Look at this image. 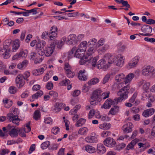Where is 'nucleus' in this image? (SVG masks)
Here are the masks:
<instances>
[{
  "mask_svg": "<svg viewBox=\"0 0 155 155\" xmlns=\"http://www.w3.org/2000/svg\"><path fill=\"white\" fill-rule=\"evenodd\" d=\"M74 53V57L81 59V60L80 61L81 64H84L83 63L82 60H83V59L85 60V56H84V52H82V50H79L78 49L76 50V48L74 47L69 52V55H71Z\"/></svg>",
  "mask_w": 155,
  "mask_h": 155,
  "instance_id": "obj_1",
  "label": "nucleus"
},
{
  "mask_svg": "<svg viewBox=\"0 0 155 155\" xmlns=\"http://www.w3.org/2000/svg\"><path fill=\"white\" fill-rule=\"evenodd\" d=\"M143 75L149 77L155 76V70L154 68L151 66H148L144 68L142 70Z\"/></svg>",
  "mask_w": 155,
  "mask_h": 155,
  "instance_id": "obj_2",
  "label": "nucleus"
},
{
  "mask_svg": "<svg viewBox=\"0 0 155 155\" xmlns=\"http://www.w3.org/2000/svg\"><path fill=\"white\" fill-rule=\"evenodd\" d=\"M30 59L34 60V63L37 64L41 63L43 60L44 57L41 54V53H37L34 52L30 53Z\"/></svg>",
  "mask_w": 155,
  "mask_h": 155,
  "instance_id": "obj_3",
  "label": "nucleus"
},
{
  "mask_svg": "<svg viewBox=\"0 0 155 155\" xmlns=\"http://www.w3.org/2000/svg\"><path fill=\"white\" fill-rule=\"evenodd\" d=\"M130 88V86L127 85L126 86H124L122 88L119 90L117 92V94L123 99H126L128 97V90Z\"/></svg>",
  "mask_w": 155,
  "mask_h": 155,
  "instance_id": "obj_4",
  "label": "nucleus"
},
{
  "mask_svg": "<svg viewBox=\"0 0 155 155\" xmlns=\"http://www.w3.org/2000/svg\"><path fill=\"white\" fill-rule=\"evenodd\" d=\"M95 51V49L93 47H90L87 50V56L84 57L85 60L84 59L82 60L83 63L85 64L86 62L89 61L91 59V58H92V57L91 56V54L93 53Z\"/></svg>",
  "mask_w": 155,
  "mask_h": 155,
  "instance_id": "obj_5",
  "label": "nucleus"
},
{
  "mask_svg": "<svg viewBox=\"0 0 155 155\" xmlns=\"http://www.w3.org/2000/svg\"><path fill=\"white\" fill-rule=\"evenodd\" d=\"M54 49V45H53L52 44H51L50 46H48L45 48V49L44 50V52L43 51L41 52V54L42 56L43 54H45V56L49 57L52 54Z\"/></svg>",
  "mask_w": 155,
  "mask_h": 155,
  "instance_id": "obj_6",
  "label": "nucleus"
},
{
  "mask_svg": "<svg viewBox=\"0 0 155 155\" xmlns=\"http://www.w3.org/2000/svg\"><path fill=\"white\" fill-rule=\"evenodd\" d=\"M7 118L9 121L12 122L17 125H19L20 119L18 118V116H15L12 114L8 113L7 114Z\"/></svg>",
  "mask_w": 155,
  "mask_h": 155,
  "instance_id": "obj_7",
  "label": "nucleus"
},
{
  "mask_svg": "<svg viewBox=\"0 0 155 155\" xmlns=\"http://www.w3.org/2000/svg\"><path fill=\"white\" fill-rule=\"evenodd\" d=\"M133 127V124L129 122L124 125L122 127V129L124 133L127 134L132 131V128Z\"/></svg>",
  "mask_w": 155,
  "mask_h": 155,
  "instance_id": "obj_8",
  "label": "nucleus"
},
{
  "mask_svg": "<svg viewBox=\"0 0 155 155\" xmlns=\"http://www.w3.org/2000/svg\"><path fill=\"white\" fill-rule=\"evenodd\" d=\"M103 143L105 146L109 147H114L116 143L115 140L110 137L106 138L104 140Z\"/></svg>",
  "mask_w": 155,
  "mask_h": 155,
  "instance_id": "obj_9",
  "label": "nucleus"
},
{
  "mask_svg": "<svg viewBox=\"0 0 155 155\" xmlns=\"http://www.w3.org/2000/svg\"><path fill=\"white\" fill-rule=\"evenodd\" d=\"M52 29L50 30V32H48L49 38L51 40H52L55 38L57 35L58 28L56 26H53L51 27Z\"/></svg>",
  "mask_w": 155,
  "mask_h": 155,
  "instance_id": "obj_10",
  "label": "nucleus"
},
{
  "mask_svg": "<svg viewBox=\"0 0 155 155\" xmlns=\"http://www.w3.org/2000/svg\"><path fill=\"white\" fill-rule=\"evenodd\" d=\"M23 76L21 74L18 75L16 78L15 82L19 88L22 87L25 84V82L23 80Z\"/></svg>",
  "mask_w": 155,
  "mask_h": 155,
  "instance_id": "obj_11",
  "label": "nucleus"
},
{
  "mask_svg": "<svg viewBox=\"0 0 155 155\" xmlns=\"http://www.w3.org/2000/svg\"><path fill=\"white\" fill-rule=\"evenodd\" d=\"M139 59L140 57L138 56L135 57L129 62L128 67L130 68H131L136 67L139 61Z\"/></svg>",
  "mask_w": 155,
  "mask_h": 155,
  "instance_id": "obj_12",
  "label": "nucleus"
},
{
  "mask_svg": "<svg viewBox=\"0 0 155 155\" xmlns=\"http://www.w3.org/2000/svg\"><path fill=\"white\" fill-rule=\"evenodd\" d=\"M7 129L9 131V135L12 137H17L18 135V131L13 127H12L10 125H8L7 127Z\"/></svg>",
  "mask_w": 155,
  "mask_h": 155,
  "instance_id": "obj_13",
  "label": "nucleus"
},
{
  "mask_svg": "<svg viewBox=\"0 0 155 155\" xmlns=\"http://www.w3.org/2000/svg\"><path fill=\"white\" fill-rule=\"evenodd\" d=\"M86 72V71L84 69L79 71L78 74V78L79 80L83 81L87 80V76L84 74Z\"/></svg>",
  "mask_w": 155,
  "mask_h": 155,
  "instance_id": "obj_14",
  "label": "nucleus"
},
{
  "mask_svg": "<svg viewBox=\"0 0 155 155\" xmlns=\"http://www.w3.org/2000/svg\"><path fill=\"white\" fill-rule=\"evenodd\" d=\"M114 101L110 99H108L106 100L104 104L101 106L102 108H104L105 109L109 108L112 105H114Z\"/></svg>",
  "mask_w": 155,
  "mask_h": 155,
  "instance_id": "obj_15",
  "label": "nucleus"
},
{
  "mask_svg": "<svg viewBox=\"0 0 155 155\" xmlns=\"http://www.w3.org/2000/svg\"><path fill=\"white\" fill-rule=\"evenodd\" d=\"M117 65L119 66H123L125 60L124 57L121 54H118L117 56Z\"/></svg>",
  "mask_w": 155,
  "mask_h": 155,
  "instance_id": "obj_16",
  "label": "nucleus"
},
{
  "mask_svg": "<svg viewBox=\"0 0 155 155\" xmlns=\"http://www.w3.org/2000/svg\"><path fill=\"white\" fill-rule=\"evenodd\" d=\"M141 29L143 33L147 34L148 36L150 35V34L151 32L152 31V28L150 26L147 25H143Z\"/></svg>",
  "mask_w": 155,
  "mask_h": 155,
  "instance_id": "obj_17",
  "label": "nucleus"
},
{
  "mask_svg": "<svg viewBox=\"0 0 155 155\" xmlns=\"http://www.w3.org/2000/svg\"><path fill=\"white\" fill-rule=\"evenodd\" d=\"M27 55V54L25 51L22 50L19 53L17 54L14 55L12 58L13 60H18L21 57L25 58Z\"/></svg>",
  "mask_w": 155,
  "mask_h": 155,
  "instance_id": "obj_18",
  "label": "nucleus"
},
{
  "mask_svg": "<svg viewBox=\"0 0 155 155\" xmlns=\"http://www.w3.org/2000/svg\"><path fill=\"white\" fill-rule=\"evenodd\" d=\"M102 91L100 89H97L94 91L91 97V99L92 100H97L99 97Z\"/></svg>",
  "mask_w": 155,
  "mask_h": 155,
  "instance_id": "obj_19",
  "label": "nucleus"
},
{
  "mask_svg": "<svg viewBox=\"0 0 155 155\" xmlns=\"http://www.w3.org/2000/svg\"><path fill=\"white\" fill-rule=\"evenodd\" d=\"M85 141L89 143H94L97 141V137L94 136H89L85 138Z\"/></svg>",
  "mask_w": 155,
  "mask_h": 155,
  "instance_id": "obj_20",
  "label": "nucleus"
},
{
  "mask_svg": "<svg viewBox=\"0 0 155 155\" xmlns=\"http://www.w3.org/2000/svg\"><path fill=\"white\" fill-rule=\"evenodd\" d=\"M155 109L153 108H151L145 110L143 112L142 115L145 117H147L149 115H153Z\"/></svg>",
  "mask_w": 155,
  "mask_h": 155,
  "instance_id": "obj_21",
  "label": "nucleus"
},
{
  "mask_svg": "<svg viewBox=\"0 0 155 155\" xmlns=\"http://www.w3.org/2000/svg\"><path fill=\"white\" fill-rule=\"evenodd\" d=\"M51 44L53 45H54V48L55 45H57V47L58 48L61 49V47L64 44V42L62 41V40L59 41L55 40H54V42Z\"/></svg>",
  "mask_w": 155,
  "mask_h": 155,
  "instance_id": "obj_22",
  "label": "nucleus"
},
{
  "mask_svg": "<svg viewBox=\"0 0 155 155\" xmlns=\"http://www.w3.org/2000/svg\"><path fill=\"white\" fill-rule=\"evenodd\" d=\"M97 152L99 154L104 153L106 150L105 147L102 144L99 143L97 145Z\"/></svg>",
  "mask_w": 155,
  "mask_h": 155,
  "instance_id": "obj_23",
  "label": "nucleus"
},
{
  "mask_svg": "<svg viewBox=\"0 0 155 155\" xmlns=\"http://www.w3.org/2000/svg\"><path fill=\"white\" fill-rule=\"evenodd\" d=\"M104 58L105 61H107L108 63L109 64H111L114 61L113 57L110 54L107 53L106 54Z\"/></svg>",
  "mask_w": 155,
  "mask_h": 155,
  "instance_id": "obj_24",
  "label": "nucleus"
},
{
  "mask_svg": "<svg viewBox=\"0 0 155 155\" xmlns=\"http://www.w3.org/2000/svg\"><path fill=\"white\" fill-rule=\"evenodd\" d=\"M45 69V68H42L38 69H35L32 71V74L35 76L40 75L42 74Z\"/></svg>",
  "mask_w": 155,
  "mask_h": 155,
  "instance_id": "obj_25",
  "label": "nucleus"
},
{
  "mask_svg": "<svg viewBox=\"0 0 155 155\" xmlns=\"http://www.w3.org/2000/svg\"><path fill=\"white\" fill-rule=\"evenodd\" d=\"M84 149L90 153H93L96 152L95 148L91 146L87 145L84 147Z\"/></svg>",
  "mask_w": 155,
  "mask_h": 155,
  "instance_id": "obj_26",
  "label": "nucleus"
},
{
  "mask_svg": "<svg viewBox=\"0 0 155 155\" xmlns=\"http://www.w3.org/2000/svg\"><path fill=\"white\" fill-rule=\"evenodd\" d=\"M62 105V103H56L52 107V110L55 112H59L61 110Z\"/></svg>",
  "mask_w": 155,
  "mask_h": 155,
  "instance_id": "obj_27",
  "label": "nucleus"
},
{
  "mask_svg": "<svg viewBox=\"0 0 155 155\" xmlns=\"http://www.w3.org/2000/svg\"><path fill=\"white\" fill-rule=\"evenodd\" d=\"M134 75L133 73H130L125 77V80L124 83L125 84L131 81L133 78H134Z\"/></svg>",
  "mask_w": 155,
  "mask_h": 155,
  "instance_id": "obj_28",
  "label": "nucleus"
},
{
  "mask_svg": "<svg viewBox=\"0 0 155 155\" xmlns=\"http://www.w3.org/2000/svg\"><path fill=\"white\" fill-rule=\"evenodd\" d=\"M43 94V92L41 90L37 91L36 93L32 95L31 97L30 98V101H33L35 99H37L39 97H41Z\"/></svg>",
  "mask_w": 155,
  "mask_h": 155,
  "instance_id": "obj_29",
  "label": "nucleus"
},
{
  "mask_svg": "<svg viewBox=\"0 0 155 155\" xmlns=\"http://www.w3.org/2000/svg\"><path fill=\"white\" fill-rule=\"evenodd\" d=\"M87 42L84 41L81 42L78 46L79 50L82 51V52H84L86 50Z\"/></svg>",
  "mask_w": 155,
  "mask_h": 155,
  "instance_id": "obj_30",
  "label": "nucleus"
},
{
  "mask_svg": "<svg viewBox=\"0 0 155 155\" xmlns=\"http://www.w3.org/2000/svg\"><path fill=\"white\" fill-rule=\"evenodd\" d=\"M20 46V41L18 39L15 40L13 42L12 51L15 52L18 48Z\"/></svg>",
  "mask_w": 155,
  "mask_h": 155,
  "instance_id": "obj_31",
  "label": "nucleus"
},
{
  "mask_svg": "<svg viewBox=\"0 0 155 155\" xmlns=\"http://www.w3.org/2000/svg\"><path fill=\"white\" fill-rule=\"evenodd\" d=\"M137 142V140L136 139L132 140L131 142L127 145L126 149L127 150H129L130 149H134V145Z\"/></svg>",
  "mask_w": 155,
  "mask_h": 155,
  "instance_id": "obj_32",
  "label": "nucleus"
},
{
  "mask_svg": "<svg viewBox=\"0 0 155 155\" xmlns=\"http://www.w3.org/2000/svg\"><path fill=\"white\" fill-rule=\"evenodd\" d=\"M86 121L85 119L81 118L77 121L75 125L77 127H81L85 124Z\"/></svg>",
  "mask_w": 155,
  "mask_h": 155,
  "instance_id": "obj_33",
  "label": "nucleus"
},
{
  "mask_svg": "<svg viewBox=\"0 0 155 155\" xmlns=\"http://www.w3.org/2000/svg\"><path fill=\"white\" fill-rule=\"evenodd\" d=\"M110 94L109 92H105L103 93L100 95L98 99V101H101L102 99H105L106 98H108L109 97V95Z\"/></svg>",
  "mask_w": 155,
  "mask_h": 155,
  "instance_id": "obj_34",
  "label": "nucleus"
},
{
  "mask_svg": "<svg viewBox=\"0 0 155 155\" xmlns=\"http://www.w3.org/2000/svg\"><path fill=\"white\" fill-rule=\"evenodd\" d=\"M28 61L27 60H24L21 63H19L17 65V67L20 69L25 68L28 64Z\"/></svg>",
  "mask_w": 155,
  "mask_h": 155,
  "instance_id": "obj_35",
  "label": "nucleus"
},
{
  "mask_svg": "<svg viewBox=\"0 0 155 155\" xmlns=\"http://www.w3.org/2000/svg\"><path fill=\"white\" fill-rule=\"evenodd\" d=\"M115 80L118 82L125 80V75L123 73L118 74L115 76Z\"/></svg>",
  "mask_w": 155,
  "mask_h": 155,
  "instance_id": "obj_36",
  "label": "nucleus"
},
{
  "mask_svg": "<svg viewBox=\"0 0 155 155\" xmlns=\"http://www.w3.org/2000/svg\"><path fill=\"white\" fill-rule=\"evenodd\" d=\"M111 126L110 124L105 123L100 124L99 128L103 130H107L110 128Z\"/></svg>",
  "mask_w": 155,
  "mask_h": 155,
  "instance_id": "obj_37",
  "label": "nucleus"
},
{
  "mask_svg": "<svg viewBox=\"0 0 155 155\" xmlns=\"http://www.w3.org/2000/svg\"><path fill=\"white\" fill-rule=\"evenodd\" d=\"M118 111V107L117 106H114L112 107L109 111L108 114H111L112 115H115Z\"/></svg>",
  "mask_w": 155,
  "mask_h": 155,
  "instance_id": "obj_38",
  "label": "nucleus"
},
{
  "mask_svg": "<svg viewBox=\"0 0 155 155\" xmlns=\"http://www.w3.org/2000/svg\"><path fill=\"white\" fill-rule=\"evenodd\" d=\"M105 63L104 59H101L99 60L97 64V67L98 69H101L103 68Z\"/></svg>",
  "mask_w": 155,
  "mask_h": 155,
  "instance_id": "obj_39",
  "label": "nucleus"
},
{
  "mask_svg": "<svg viewBox=\"0 0 155 155\" xmlns=\"http://www.w3.org/2000/svg\"><path fill=\"white\" fill-rule=\"evenodd\" d=\"M77 38V37L74 34H71L69 35L67 39L68 40L67 41V43H69L68 42L70 41L71 43L75 41Z\"/></svg>",
  "mask_w": 155,
  "mask_h": 155,
  "instance_id": "obj_40",
  "label": "nucleus"
},
{
  "mask_svg": "<svg viewBox=\"0 0 155 155\" xmlns=\"http://www.w3.org/2000/svg\"><path fill=\"white\" fill-rule=\"evenodd\" d=\"M3 102L4 103L5 107L6 108H10L12 104V101L8 99L3 100Z\"/></svg>",
  "mask_w": 155,
  "mask_h": 155,
  "instance_id": "obj_41",
  "label": "nucleus"
},
{
  "mask_svg": "<svg viewBox=\"0 0 155 155\" xmlns=\"http://www.w3.org/2000/svg\"><path fill=\"white\" fill-rule=\"evenodd\" d=\"M99 81V79L97 78H94L92 79L89 81L88 83V84L89 85H92L95 84Z\"/></svg>",
  "mask_w": 155,
  "mask_h": 155,
  "instance_id": "obj_42",
  "label": "nucleus"
},
{
  "mask_svg": "<svg viewBox=\"0 0 155 155\" xmlns=\"http://www.w3.org/2000/svg\"><path fill=\"white\" fill-rule=\"evenodd\" d=\"M65 71L67 76L69 78H72L74 76L75 74L73 71L71 70V68L66 69Z\"/></svg>",
  "mask_w": 155,
  "mask_h": 155,
  "instance_id": "obj_43",
  "label": "nucleus"
},
{
  "mask_svg": "<svg viewBox=\"0 0 155 155\" xmlns=\"http://www.w3.org/2000/svg\"><path fill=\"white\" fill-rule=\"evenodd\" d=\"M88 130L87 127H84L80 129L78 131L79 134L81 135L86 134Z\"/></svg>",
  "mask_w": 155,
  "mask_h": 155,
  "instance_id": "obj_44",
  "label": "nucleus"
},
{
  "mask_svg": "<svg viewBox=\"0 0 155 155\" xmlns=\"http://www.w3.org/2000/svg\"><path fill=\"white\" fill-rule=\"evenodd\" d=\"M41 117L40 111L38 110H36L34 114L33 117L35 120H38Z\"/></svg>",
  "mask_w": 155,
  "mask_h": 155,
  "instance_id": "obj_45",
  "label": "nucleus"
},
{
  "mask_svg": "<svg viewBox=\"0 0 155 155\" xmlns=\"http://www.w3.org/2000/svg\"><path fill=\"white\" fill-rule=\"evenodd\" d=\"M81 107V105H76L74 108L71 110L70 113H71V114H75L77 111Z\"/></svg>",
  "mask_w": 155,
  "mask_h": 155,
  "instance_id": "obj_46",
  "label": "nucleus"
},
{
  "mask_svg": "<svg viewBox=\"0 0 155 155\" xmlns=\"http://www.w3.org/2000/svg\"><path fill=\"white\" fill-rule=\"evenodd\" d=\"M5 51L4 54L2 55H3V57L5 59H7L10 57L9 53L10 52V50L9 49H6L5 48Z\"/></svg>",
  "mask_w": 155,
  "mask_h": 155,
  "instance_id": "obj_47",
  "label": "nucleus"
},
{
  "mask_svg": "<svg viewBox=\"0 0 155 155\" xmlns=\"http://www.w3.org/2000/svg\"><path fill=\"white\" fill-rule=\"evenodd\" d=\"M149 96V92L147 91H145L142 94L141 99L143 100H145L148 98Z\"/></svg>",
  "mask_w": 155,
  "mask_h": 155,
  "instance_id": "obj_48",
  "label": "nucleus"
},
{
  "mask_svg": "<svg viewBox=\"0 0 155 155\" xmlns=\"http://www.w3.org/2000/svg\"><path fill=\"white\" fill-rule=\"evenodd\" d=\"M50 145V142L46 141L43 143L41 145V147L43 149H46Z\"/></svg>",
  "mask_w": 155,
  "mask_h": 155,
  "instance_id": "obj_49",
  "label": "nucleus"
},
{
  "mask_svg": "<svg viewBox=\"0 0 155 155\" xmlns=\"http://www.w3.org/2000/svg\"><path fill=\"white\" fill-rule=\"evenodd\" d=\"M118 48L119 50L122 52L124 51L126 48V46L122 44L121 43H119L118 45Z\"/></svg>",
  "mask_w": 155,
  "mask_h": 155,
  "instance_id": "obj_50",
  "label": "nucleus"
},
{
  "mask_svg": "<svg viewBox=\"0 0 155 155\" xmlns=\"http://www.w3.org/2000/svg\"><path fill=\"white\" fill-rule=\"evenodd\" d=\"M111 133L109 131H103L101 134V136L103 137H106L110 136Z\"/></svg>",
  "mask_w": 155,
  "mask_h": 155,
  "instance_id": "obj_51",
  "label": "nucleus"
},
{
  "mask_svg": "<svg viewBox=\"0 0 155 155\" xmlns=\"http://www.w3.org/2000/svg\"><path fill=\"white\" fill-rule=\"evenodd\" d=\"M110 74H107L104 77L102 83L103 84H105L108 82L110 78Z\"/></svg>",
  "mask_w": 155,
  "mask_h": 155,
  "instance_id": "obj_52",
  "label": "nucleus"
},
{
  "mask_svg": "<svg viewBox=\"0 0 155 155\" xmlns=\"http://www.w3.org/2000/svg\"><path fill=\"white\" fill-rule=\"evenodd\" d=\"M10 112L9 113L12 114L15 116H18V109L15 108L14 107H12L10 109Z\"/></svg>",
  "mask_w": 155,
  "mask_h": 155,
  "instance_id": "obj_53",
  "label": "nucleus"
},
{
  "mask_svg": "<svg viewBox=\"0 0 155 155\" xmlns=\"http://www.w3.org/2000/svg\"><path fill=\"white\" fill-rule=\"evenodd\" d=\"M30 121H29L26 124V128H23V130L25 131V133H28L31 131V128L30 127Z\"/></svg>",
  "mask_w": 155,
  "mask_h": 155,
  "instance_id": "obj_54",
  "label": "nucleus"
},
{
  "mask_svg": "<svg viewBox=\"0 0 155 155\" xmlns=\"http://www.w3.org/2000/svg\"><path fill=\"white\" fill-rule=\"evenodd\" d=\"M116 2L119 3H121L123 5V6H127V1H125L123 0H114Z\"/></svg>",
  "mask_w": 155,
  "mask_h": 155,
  "instance_id": "obj_55",
  "label": "nucleus"
},
{
  "mask_svg": "<svg viewBox=\"0 0 155 155\" xmlns=\"http://www.w3.org/2000/svg\"><path fill=\"white\" fill-rule=\"evenodd\" d=\"M60 129L58 127H53L51 130V132L54 134H56L59 132Z\"/></svg>",
  "mask_w": 155,
  "mask_h": 155,
  "instance_id": "obj_56",
  "label": "nucleus"
},
{
  "mask_svg": "<svg viewBox=\"0 0 155 155\" xmlns=\"http://www.w3.org/2000/svg\"><path fill=\"white\" fill-rule=\"evenodd\" d=\"M91 85H87V84H84L83 88H82V91L84 93H86L88 91L89 89L90 88Z\"/></svg>",
  "mask_w": 155,
  "mask_h": 155,
  "instance_id": "obj_57",
  "label": "nucleus"
},
{
  "mask_svg": "<svg viewBox=\"0 0 155 155\" xmlns=\"http://www.w3.org/2000/svg\"><path fill=\"white\" fill-rule=\"evenodd\" d=\"M9 91L11 94H14L17 91L16 88L14 86H11L9 88Z\"/></svg>",
  "mask_w": 155,
  "mask_h": 155,
  "instance_id": "obj_58",
  "label": "nucleus"
},
{
  "mask_svg": "<svg viewBox=\"0 0 155 155\" xmlns=\"http://www.w3.org/2000/svg\"><path fill=\"white\" fill-rule=\"evenodd\" d=\"M150 86V82L146 81L144 86L142 87V89L144 91H147L149 89Z\"/></svg>",
  "mask_w": 155,
  "mask_h": 155,
  "instance_id": "obj_59",
  "label": "nucleus"
},
{
  "mask_svg": "<svg viewBox=\"0 0 155 155\" xmlns=\"http://www.w3.org/2000/svg\"><path fill=\"white\" fill-rule=\"evenodd\" d=\"M97 40L95 38L91 39L88 42V44L90 45L94 46L96 45Z\"/></svg>",
  "mask_w": 155,
  "mask_h": 155,
  "instance_id": "obj_60",
  "label": "nucleus"
},
{
  "mask_svg": "<svg viewBox=\"0 0 155 155\" xmlns=\"http://www.w3.org/2000/svg\"><path fill=\"white\" fill-rule=\"evenodd\" d=\"M95 110L94 109H92L90 110L88 114V118L90 119L94 116L95 113Z\"/></svg>",
  "mask_w": 155,
  "mask_h": 155,
  "instance_id": "obj_61",
  "label": "nucleus"
},
{
  "mask_svg": "<svg viewBox=\"0 0 155 155\" xmlns=\"http://www.w3.org/2000/svg\"><path fill=\"white\" fill-rule=\"evenodd\" d=\"M137 93H134L133 94L131 98L129 99V102L131 103L134 102L135 100V99L137 97Z\"/></svg>",
  "mask_w": 155,
  "mask_h": 155,
  "instance_id": "obj_62",
  "label": "nucleus"
},
{
  "mask_svg": "<svg viewBox=\"0 0 155 155\" xmlns=\"http://www.w3.org/2000/svg\"><path fill=\"white\" fill-rule=\"evenodd\" d=\"M44 122L46 124H52V120L51 118L49 117L45 119Z\"/></svg>",
  "mask_w": 155,
  "mask_h": 155,
  "instance_id": "obj_63",
  "label": "nucleus"
},
{
  "mask_svg": "<svg viewBox=\"0 0 155 155\" xmlns=\"http://www.w3.org/2000/svg\"><path fill=\"white\" fill-rule=\"evenodd\" d=\"M46 88L48 90H51L53 88V84L51 82H48L46 85Z\"/></svg>",
  "mask_w": 155,
  "mask_h": 155,
  "instance_id": "obj_64",
  "label": "nucleus"
}]
</instances>
